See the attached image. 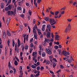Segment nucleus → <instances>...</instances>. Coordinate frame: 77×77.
Here are the masks:
<instances>
[{
    "mask_svg": "<svg viewBox=\"0 0 77 77\" xmlns=\"http://www.w3.org/2000/svg\"><path fill=\"white\" fill-rule=\"evenodd\" d=\"M56 66V63H54L53 65V68H55Z\"/></svg>",
    "mask_w": 77,
    "mask_h": 77,
    "instance_id": "obj_21",
    "label": "nucleus"
},
{
    "mask_svg": "<svg viewBox=\"0 0 77 77\" xmlns=\"http://www.w3.org/2000/svg\"><path fill=\"white\" fill-rule=\"evenodd\" d=\"M41 2V0H38L37 2L38 3V4L40 3V2Z\"/></svg>",
    "mask_w": 77,
    "mask_h": 77,
    "instance_id": "obj_58",
    "label": "nucleus"
},
{
    "mask_svg": "<svg viewBox=\"0 0 77 77\" xmlns=\"http://www.w3.org/2000/svg\"><path fill=\"white\" fill-rule=\"evenodd\" d=\"M51 25L49 24H48L47 25V29H48V30L49 31H51Z\"/></svg>",
    "mask_w": 77,
    "mask_h": 77,
    "instance_id": "obj_4",
    "label": "nucleus"
},
{
    "mask_svg": "<svg viewBox=\"0 0 77 77\" xmlns=\"http://www.w3.org/2000/svg\"><path fill=\"white\" fill-rule=\"evenodd\" d=\"M59 38V35H55V39H58V38Z\"/></svg>",
    "mask_w": 77,
    "mask_h": 77,
    "instance_id": "obj_23",
    "label": "nucleus"
},
{
    "mask_svg": "<svg viewBox=\"0 0 77 77\" xmlns=\"http://www.w3.org/2000/svg\"><path fill=\"white\" fill-rule=\"evenodd\" d=\"M24 14H21L20 15V17H22V18H24Z\"/></svg>",
    "mask_w": 77,
    "mask_h": 77,
    "instance_id": "obj_37",
    "label": "nucleus"
},
{
    "mask_svg": "<svg viewBox=\"0 0 77 77\" xmlns=\"http://www.w3.org/2000/svg\"><path fill=\"white\" fill-rule=\"evenodd\" d=\"M7 34L8 36H11V33L9 32V31H7Z\"/></svg>",
    "mask_w": 77,
    "mask_h": 77,
    "instance_id": "obj_9",
    "label": "nucleus"
},
{
    "mask_svg": "<svg viewBox=\"0 0 77 77\" xmlns=\"http://www.w3.org/2000/svg\"><path fill=\"white\" fill-rule=\"evenodd\" d=\"M17 10H21V9H22L21 8V7H19L18 8H17Z\"/></svg>",
    "mask_w": 77,
    "mask_h": 77,
    "instance_id": "obj_39",
    "label": "nucleus"
},
{
    "mask_svg": "<svg viewBox=\"0 0 77 77\" xmlns=\"http://www.w3.org/2000/svg\"><path fill=\"white\" fill-rule=\"evenodd\" d=\"M37 53L36 52H33V53H32V56H34L36 55L37 54Z\"/></svg>",
    "mask_w": 77,
    "mask_h": 77,
    "instance_id": "obj_8",
    "label": "nucleus"
},
{
    "mask_svg": "<svg viewBox=\"0 0 77 77\" xmlns=\"http://www.w3.org/2000/svg\"><path fill=\"white\" fill-rule=\"evenodd\" d=\"M20 31H21L23 30V26L21 25H20Z\"/></svg>",
    "mask_w": 77,
    "mask_h": 77,
    "instance_id": "obj_18",
    "label": "nucleus"
},
{
    "mask_svg": "<svg viewBox=\"0 0 77 77\" xmlns=\"http://www.w3.org/2000/svg\"><path fill=\"white\" fill-rule=\"evenodd\" d=\"M26 6H29V3H26Z\"/></svg>",
    "mask_w": 77,
    "mask_h": 77,
    "instance_id": "obj_59",
    "label": "nucleus"
},
{
    "mask_svg": "<svg viewBox=\"0 0 77 77\" xmlns=\"http://www.w3.org/2000/svg\"><path fill=\"white\" fill-rule=\"evenodd\" d=\"M6 35H3V38L4 39H6Z\"/></svg>",
    "mask_w": 77,
    "mask_h": 77,
    "instance_id": "obj_51",
    "label": "nucleus"
},
{
    "mask_svg": "<svg viewBox=\"0 0 77 77\" xmlns=\"http://www.w3.org/2000/svg\"><path fill=\"white\" fill-rule=\"evenodd\" d=\"M14 12L12 11H11L10 15H14Z\"/></svg>",
    "mask_w": 77,
    "mask_h": 77,
    "instance_id": "obj_28",
    "label": "nucleus"
},
{
    "mask_svg": "<svg viewBox=\"0 0 77 77\" xmlns=\"http://www.w3.org/2000/svg\"><path fill=\"white\" fill-rule=\"evenodd\" d=\"M33 38H32V39L30 40V43H32V42H33Z\"/></svg>",
    "mask_w": 77,
    "mask_h": 77,
    "instance_id": "obj_34",
    "label": "nucleus"
},
{
    "mask_svg": "<svg viewBox=\"0 0 77 77\" xmlns=\"http://www.w3.org/2000/svg\"><path fill=\"white\" fill-rule=\"evenodd\" d=\"M17 43H16L15 44V51H17Z\"/></svg>",
    "mask_w": 77,
    "mask_h": 77,
    "instance_id": "obj_19",
    "label": "nucleus"
},
{
    "mask_svg": "<svg viewBox=\"0 0 77 77\" xmlns=\"http://www.w3.org/2000/svg\"><path fill=\"white\" fill-rule=\"evenodd\" d=\"M34 36L35 39H38V37L37 36V35H34Z\"/></svg>",
    "mask_w": 77,
    "mask_h": 77,
    "instance_id": "obj_36",
    "label": "nucleus"
},
{
    "mask_svg": "<svg viewBox=\"0 0 77 77\" xmlns=\"http://www.w3.org/2000/svg\"><path fill=\"white\" fill-rule=\"evenodd\" d=\"M40 69L41 71H42V70L44 69V67L42 66L41 67Z\"/></svg>",
    "mask_w": 77,
    "mask_h": 77,
    "instance_id": "obj_32",
    "label": "nucleus"
},
{
    "mask_svg": "<svg viewBox=\"0 0 77 77\" xmlns=\"http://www.w3.org/2000/svg\"><path fill=\"white\" fill-rule=\"evenodd\" d=\"M52 42H50V43H49V45L50 46H51L52 45Z\"/></svg>",
    "mask_w": 77,
    "mask_h": 77,
    "instance_id": "obj_62",
    "label": "nucleus"
},
{
    "mask_svg": "<svg viewBox=\"0 0 77 77\" xmlns=\"http://www.w3.org/2000/svg\"><path fill=\"white\" fill-rule=\"evenodd\" d=\"M31 67L33 69H35V68H36V66L34 65H33V64H32V65Z\"/></svg>",
    "mask_w": 77,
    "mask_h": 77,
    "instance_id": "obj_15",
    "label": "nucleus"
},
{
    "mask_svg": "<svg viewBox=\"0 0 77 77\" xmlns=\"http://www.w3.org/2000/svg\"><path fill=\"white\" fill-rule=\"evenodd\" d=\"M19 69H20V70H22V69H23V67L22 66H20L19 67Z\"/></svg>",
    "mask_w": 77,
    "mask_h": 77,
    "instance_id": "obj_55",
    "label": "nucleus"
},
{
    "mask_svg": "<svg viewBox=\"0 0 77 77\" xmlns=\"http://www.w3.org/2000/svg\"><path fill=\"white\" fill-rule=\"evenodd\" d=\"M18 41V42H17V44H20V40L19 39H18L17 40Z\"/></svg>",
    "mask_w": 77,
    "mask_h": 77,
    "instance_id": "obj_60",
    "label": "nucleus"
},
{
    "mask_svg": "<svg viewBox=\"0 0 77 77\" xmlns=\"http://www.w3.org/2000/svg\"><path fill=\"white\" fill-rule=\"evenodd\" d=\"M29 48V46L27 45H26L25 46V49H28Z\"/></svg>",
    "mask_w": 77,
    "mask_h": 77,
    "instance_id": "obj_30",
    "label": "nucleus"
},
{
    "mask_svg": "<svg viewBox=\"0 0 77 77\" xmlns=\"http://www.w3.org/2000/svg\"><path fill=\"white\" fill-rule=\"evenodd\" d=\"M31 17L30 16H28V20L29 21H30V20Z\"/></svg>",
    "mask_w": 77,
    "mask_h": 77,
    "instance_id": "obj_56",
    "label": "nucleus"
},
{
    "mask_svg": "<svg viewBox=\"0 0 77 77\" xmlns=\"http://www.w3.org/2000/svg\"><path fill=\"white\" fill-rule=\"evenodd\" d=\"M46 51L47 53L48 54L50 55L52 54V52H51V51L50 49H46Z\"/></svg>",
    "mask_w": 77,
    "mask_h": 77,
    "instance_id": "obj_1",
    "label": "nucleus"
},
{
    "mask_svg": "<svg viewBox=\"0 0 77 77\" xmlns=\"http://www.w3.org/2000/svg\"><path fill=\"white\" fill-rule=\"evenodd\" d=\"M68 27L69 30H70V29H71V26L70 25V24H69V26Z\"/></svg>",
    "mask_w": 77,
    "mask_h": 77,
    "instance_id": "obj_20",
    "label": "nucleus"
},
{
    "mask_svg": "<svg viewBox=\"0 0 77 77\" xmlns=\"http://www.w3.org/2000/svg\"><path fill=\"white\" fill-rule=\"evenodd\" d=\"M47 32H44V33H43V35H47Z\"/></svg>",
    "mask_w": 77,
    "mask_h": 77,
    "instance_id": "obj_64",
    "label": "nucleus"
},
{
    "mask_svg": "<svg viewBox=\"0 0 77 77\" xmlns=\"http://www.w3.org/2000/svg\"><path fill=\"white\" fill-rule=\"evenodd\" d=\"M67 60H68V61L69 63H71L72 62V60H71L68 59Z\"/></svg>",
    "mask_w": 77,
    "mask_h": 77,
    "instance_id": "obj_26",
    "label": "nucleus"
},
{
    "mask_svg": "<svg viewBox=\"0 0 77 77\" xmlns=\"http://www.w3.org/2000/svg\"><path fill=\"white\" fill-rule=\"evenodd\" d=\"M20 45H21V44H20V43H18V44H17V47L18 48L19 47H20Z\"/></svg>",
    "mask_w": 77,
    "mask_h": 77,
    "instance_id": "obj_41",
    "label": "nucleus"
},
{
    "mask_svg": "<svg viewBox=\"0 0 77 77\" xmlns=\"http://www.w3.org/2000/svg\"><path fill=\"white\" fill-rule=\"evenodd\" d=\"M34 33V35H35V36H37V33H36V32H35Z\"/></svg>",
    "mask_w": 77,
    "mask_h": 77,
    "instance_id": "obj_53",
    "label": "nucleus"
},
{
    "mask_svg": "<svg viewBox=\"0 0 77 77\" xmlns=\"http://www.w3.org/2000/svg\"><path fill=\"white\" fill-rule=\"evenodd\" d=\"M45 55H46V54H45V53L44 52H43L42 54V57H45Z\"/></svg>",
    "mask_w": 77,
    "mask_h": 77,
    "instance_id": "obj_14",
    "label": "nucleus"
},
{
    "mask_svg": "<svg viewBox=\"0 0 77 77\" xmlns=\"http://www.w3.org/2000/svg\"><path fill=\"white\" fill-rule=\"evenodd\" d=\"M12 5H9L8 6V9H9V10H11V9L12 8Z\"/></svg>",
    "mask_w": 77,
    "mask_h": 77,
    "instance_id": "obj_7",
    "label": "nucleus"
},
{
    "mask_svg": "<svg viewBox=\"0 0 77 77\" xmlns=\"http://www.w3.org/2000/svg\"><path fill=\"white\" fill-rule=\"evenodd\" d=\"M10 21H11V17H9L7 20V25L9 24Z\"/></svg>",
    "mask_w": 77,
    "mask_h": 77,
    "instance_id": "obj_6",
    "label": "nucleus"
},
{
    "mask_svg": "<svg viewBox=\"0 0 77 77\" xmlns=\"http://www.w3.org/2000/svg\"><path fill=\"white\" fill-rule=\"evenodd\" d=\"M45 25L44 24L42 25V30L43 32H44V31H45Z\"/></svg>",
    "mask_w": 77,
    "mask_h": 77,
    "instance_id": "obj_5",
    "label": "nucleus"
},
{
    "mask_svg": "<svg viewBox=\"0 0 77 77\" xmlns=\"http://www.w3.org/2000/svg\"><path fill=\"white\" fill-rule=\"evenodd\" d=\"M15 42L12 43V46L14 47L15 46Z\"/></svg>",
    "mask_w": 77,
    "mask_h": 77,
    "instance_id": "obj_61",
    "label": "nucleus"
},
{
    "mask_svg": "<svg viewBox=\"0 0 77 77\" xmlns=\"http://www.w3.org/2000/svg\"><path fill=\"white\" fill-rule=\"evenodd\" d=\"M11 2V0H8V4H10Z\"/></svg>",
    "mask_w": 77,
    "mask_h": 77,
    "instance_id": "obj_50",
    "label": "nucleus"
},
{
    "mask_svg": "<svg viewBox=\"0 0 77 77\" xmlns=\"http://www.w3.org/2000/svg\"><path fill=\"white\" fill-rule=\"evenodd\" d=\"M50 13L51 14H52V15H54V12H52V11H50Z\"/></svg>",
    "mask_w": 77,
    "mask_h": 77,
    "instance_id": "obj_49",
    "label": "nucleus"
},
{
    "mask_svg": "<svg viewBox=\"0 0 77 77\" xmlns=\"http://www.w3.org/2000/svg\"><path fill=\"white\" fill-rule=\"evenodd\" d=\"M43 11H44V8H43V11H42V14L43 15V16H45V14H44V13L43 12Z\"/></svg>",
    "mask_w": 77,
    "mask_h": 77,
    "instance_id": "obj_45",
    "label": "nucleus"
},
{
    "mask_svg": "<svg viewBox=\"0 0 77 77\" xmlns=\"http://www.w3.org/2000/svg\"><path fill=\"white\" fill-rule=\"evenodd\" d=\"M14 64L16 66H17V65H18V62L17 60H15L14 61Z\"/></svg>",
    "mask_w": 77,
    "mask_h": 77,
    "instance_id": "obj_13",
    "label": "nucleus"
},
{
    "mask_svg": "<svg viewBox=\"0 0 77 77\" xmlns=\"http://www.w3.org/2000/svg\"><path fill=\"white\" fill-rule=\"evenodd\" d=\"M59 13V12L57 11H56L55 13V15L57 16V15H58Z\"/></svg>",
    "mask_w": 77,
    "mask_h": 77,
    "instance_id": "obj_16",
    "label": "nucleus"
},
{
    "mask_svg": "<svg viewBox=\"0 0 77 77\" xmlns=\"http://www.w3.org/2000/svg\"><path fill=\"white\" fill-rule=\"evenodd\" d=\"M8 67L9 70H10V68H11V63L10 62H8Z\"/></svg>",
    "mask_w": 77,
    "mask_h": 77,
    "instance_id": "obj_10",
    "label": "nucleus"
},
{
    "mask_svg": "<svg viewBox=\"0 0 77 77\" xmlns=\"http://www.w3.org/2000/svg\"><path fill=\"white\" fill-rule=\"evenodd\" d=\"M15 58H16V60L18 61V62H20V60H19V59L18 58H17V57L16 56L15 57Z\"/></svg>",
    "mask_w": 77,
    "mask_h": 77,
    "instance_id": "obj_48",
    "label": "nucleus"
},
{
    "mask_svg": "<svg viewBox=\"0 0 77 77\" xmlns=\"http://www.w3.org/2000/svg\"><path fill=\"white\" fill-rule=\"evenodd\" d=\"M53 59L55 62H57V60H56V59L55 58H53Z\"/></svg>",
    "mask_w": 77,
    "mask_h": 77,
    "instance_id": "obj_63",
    "label": "nucleus"
},
{
    "mask_svg": "<svg viewBox=\"0 0 77 77\" xmlns=\"http://www.w3.org/2000/svg\"><path fill=\"white\" fill-rule=\"evenodd\" d=\"M6 36V34H5V32L3 31V36Z\"/></svg>",
    "mask_w": 77,
    "mask_h": 77,
    "instance_id": "obj_54",
    "label": "nucleus"
},
{
    "mask_svg": "<svg viewBox=\"0 0 77 77\" xmlns=\"http://www.w3.org/2000/svg\"><path fill=\"white\" fill-rule=\"evenodd\" d=\"M45 43H46V42H47V39L46 38H45Z\"/></svg>",
    "mask_w": 77,
    "mask_h": 77,
    "instance_id": "obj_44",
    "label": "nucleus"
},
{
    "mask_svg": "<svg viewBox=\"0 0 77 77\" xmlns=\"http://www.w3.org/2000/svg\"><path fill=\"white\" fill-rule=\"evenodd\" d=\"M55 21V20L54 19H50V23H54Z\"/></svg>",
    "mask_w": 77,
    "mask_h": 77,
    "instance_id": "obj_11",
    "label": "nucleus"
},
{
    "mask_svg": "<svg viewBox=\"0 0 77 77\" xmlns=\"http://www.w3.org/2000/svg\"><path fill=\"white\" fill-rule=\"evenodd\" d=\"M45 20L47 21H50V19L48 17H45Z\"/></svg>",
    "mask_w": 77,
    "mask_h": 77,
    "instance_id": "obj_12",
    "label": "nucleus"
},
{
    "mask_svg": "<svg viewBox=\"0 0 77 77\" xmlns=\"http://www.w3.org/2000/svg\"><path fill=\"white\" fill-rule=\"evenodd\" d=\"M28 28L29 30V33H30V31L31 30V29H30V27H29V26H28Z\"/></svg>",
    "mask_w": 77,
    "mask_h": 77,
    "instance_id": "obj_27",
    "label": "nucleus"
},
{
    "mask_svg": "<svg viewBox=\"0 0 77 77\" xmlns=\"http://www.w3.org/2000/svg\"><path fill=\"white\" fill-rule=\"evenodd\" d=\"M20 51V50H19V48H17V53H19V51Z\"/></svg>",
    "mask_w": 77,
    "mask_h": 77,
    "instance_id": "obj_52",
    "label": "nucleus"
},
{
    "mask_svg": "<svg viewBox=\"0 0 77 77\" xmlns=\"http://www.w3.org/2000/svg\"><path fill=\"white\" fill-rule=\"evenodd\" d=\"M13 69L14 71V74H15V73H16V69H15V68H14Z\"/></svg>",
    "mask_w": 77,
    "mask_h": 77,
    "instance_id": "obj_43",
    "label": "nucleus"
},
{
    "mask_svg": "<svg viewBox=\"0 0 77 77\" xmlns=\"http://www.w3.org/2000/svg\"><path fill=\"white\" fill-rule=\"evenodd\" d=\"M46 36L47 38H50L51 37V32H50L49 31L48 32Z\"/></svg>",
    "mask_w": 77,
    "mask_h": 77,
    "instance_id": "obj_3",
    "label": "nucleus"
},
{
    "mask_svg": "<svg viewBox=\"0 0 77 77\" xmlns=\"http://www.w3.org/2000/svg\"><path fill=\"white\" fill-rule=\"evenodd\" d=\"M40 66H38L36 68V69H37V70H38V71L39 70V69H40Z\"/></svg>",
    "mask_w": 77,
    "mask_h": 77,
    "instance_id": "obj_35",
    "label": "nucleus"
},
{
    "mask_svg": "<svg viewBox=\"0 0 77 77\" xmlns=\"http://www.w3.org/2000/svg\"><path fill=\"white\" fill-rule=\"evenodd\" d=\"M50 62L48 61H47L46 62V64H47V63L48 64H50Z\"/></svg>",
    "mask_w": 77,
    "mask_h": 77,
    "instance_id": "obj_42",
    "label": "nucleus"
},
{
    "mask_svg": "<svg viewBox=\"0 0 77 77\" xmlns=\"http://www.w3.org/2000/svg\"><path fill=\"white\" fill-rule=\"evenodd\" d=\"M51 36L52 37V38L53 39H54V35H53V33H51Z\"/></svg>",
    "mask_w": 77,
    "mask_h": 77,
    "instance_id": "obj_33",
    "label": "nucleus"
},
{
    "mask_svg": "<svg viewBox=\"0 0 77 77\" xmlns=\"http://www.w3.org/2000/svg\"><path fill=\"white\" fill-rule=\"evenodd\" d=\"M9 9L8 7H6L5 8V11H9Z\"/></svg>",
    "mask_w": 77,
    "mask_h": 77,
    "instance_id": "obj_17",
    "label": "nucleus"
},
{
    "mask_svg": "<svg viewBox=\"0 0 77 77\" xmlns=\"http://www.w3.org/2000/svg\"><path fill=\"white\" fill-rule=\"evenodd\" d=\"M36 23V20L35 19H34L33 20V24H35V23Z\"/></svg>",
    "mask_w": 77,
    "mask_h": 77,
    "instance_id": "obj_46",
    "label": "nucleus"
},
{
    "mask_svg": "<svg viewBox=\"0 0 77 77\" xmlns=\"http://www.w3.org/2000/svg\"><path fill=\"white\" fill-rule=\"evenodd\" d=\"M77 4V3H76V2H75L73 4V6H75V5Z\"/></svg>",
    "mask_w": 77,
    "mask_h": 77,
    "instance_id": "obj_57",
    "label": "nucleus"
},
{
    "mask_svg": "<svg viewBox=\"0 0 77 77\" xmlns=\"http://www.w3.org/2000/svg\"><path fill=\"white\" fill-rule=\"evenodd\" d=\"M32 50H33V48H31L30 49V50L29 51V52L30 53H32Z\"/></svg>",
    "mask_w": 77,
    "mask_h": 77,
    "instance_id": "obj_40",
    "label": "nucleus"
},
{
    "mask_svg": "<svg viewBox=\"0 0 77 77\" xmlns=\"http://www.w3.org/2000/svg\"><path fill=\"white\" fill-rule=\"evenodd\" d=\"M1 7L2 9H3V8H4V6H3V4L2 3L1 4Z\"/></svg>",
    "mask_w": 77,
    "mask_h": 77,
    "instance_id": "obj_31",
    "label": "nucleus"
},
{
    "mask_svg": "<svg viewBox=\"0 0 77 77\" xmlns=\"http://www.w3.org/2000/svg\"><path fill=\"white\" fill-rule=\"evenodd\" d=\"M30 47H32V48H33V47H34V45H33V43H32L30 44Z\"/></svg>",
    "mask_w": 77,
    "mask_h": 77,
    "instance_id": "obj_22",
    "label": "nucleus"
},
{
    "mask_svg": "<svg viewBox=\"0 0 77 77\" xmlns=\"http://www.w3.org/2000/svg\"><path fill=\"white\" fill-rule=\"evenodd\" d=\"M54 48L55 49H58V48H59V46L57 45H55L54 46Z\"/></svg>",
    "mask_w": 77,
    "mask_h": 77,
    "instance_id": "obj_25",
    "label": "nucleus"
},
{
    "mask_svg": "<svg viewBox=\"0 0 77 77\" xmlns=\"http://www.w3.org/2000/svg\"><path fill=\"white\" fill-rule=\"evenodd\" d=\"M49 71L51 74H52L53 75H54V72L51 70H50Z\"/></svg>",
    "mask_w": 77,
    "mask_h": 77,
    "instance_id": "obj_38",
    "label": "nucleus"
},
{
    "mask_svg": "<svg viewBox=\"0 0 77 77\" xmlns=\"http://www.w3.org/2000/svg\"><path fill=\"white\" fill-rule=\"evenodd\" d=\"M63 54L64 55H65V56H66L67 55H69L70 54L68 52H66V51H65L64 52V51H63L62 52Z\"/></svg>",
    "mask_w": 77,
    "mask_h": 77,
    "instance_id": "obj_2",
    "label": "nucleus"
},
{
    "mask_svg": "<svg viewBox=\"0 0 77 77\" xmlns=\"http://www.w3.org/2000/svg\"><path fill=\"white\" fill-rule=\"evenodd\" d=\"M29 13L30 15H32V11H31V10H29Z\"/></svg>",
    "mask_w": 77,
    "mask_h": 77,
    "instance_id": "obj_24",
    "label": "nucleus"
},
{
    "mask_svg": "<svg viewBox=\"0 0 77 77\" xmlns=\"http://www.w3.org/2000/svg\"><path fill=\"white\" fill-rule=\"evenodd\" d=\"M42 47V46H41V45H40L39 46V48H40V50H41Z\"/></svg>",
    "mask_w": 77,
    "mask_h": 77,
    "instance_id": "obj_47",
    "label": "nucleus"
},
{
    "mask_svg": "<svg viewBox=\"0 0 77 77\" xmlns=\"http://www.w3.org/2000/svg\"><path fill=\"white\" fill-rule=\"evenodd\" d=\"M8 13V15H11V11H8L7 12Z\"/></svg>",
    "mask_w": 77,
    "mask_h": 77,
    "instance_id": "obj_29",
    "label": "nucleus"
}]
</instances>
